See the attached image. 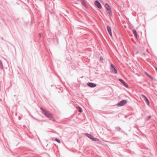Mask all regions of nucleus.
I'll return each instance as SVG.
<instances>
[{"label": "nucleus", "instance_id": "10", "mask_svg": "<svg viewBox=\"0 0 157 157\" xmlns=\"http://www.w3.org/2000/svg\"><path fill=\"white\" fill-rule=\"evenodd\" d=\"M132 31L134 36L136 39H137V33L135 29H133V30Z\"/></svg>", "mask_w": 157, "mask_h": 157}, {"label": "nucleus", "instance_id": "4", "mask_svg": "<svg viewBox=\"0 0 157 157\" xmlns=\"http://www.w3.org/2000/svg\"><path fill=\"white\" fill-rule=\"evenodd\" d=\"M86 135L88 138H90L92 140L94 141H99V140L96 138H94L91 135L89 134H86Z\"/></svg>", "mask_w": 157, "mask_h": 157}, {"label": "nucleus", "instance_id": "5", "mask_svg": "<svg viewBox=\"0 0 157 157\" xmlns=\"http://www.w3.org/2000/svg\"><path fill=\"white\" fill-rule=\"evenodd\" d=\"M95 4L99 9H101V5L100 2L98 1H95Z\"/></svg>", "mask_w": 157, "mask_h": 157}, {"label": "nucleus", "instance_id": "18", "mask_svg": "<svg viewBox=\"0 0 157 157\" xmlns=\"http://www.w3.org/2000/svg\"><path fill=\"white\" fill-rule=\"evenodd\" d=\"M100 59L101 60H102L103 59L102 57H101L100 58Z\"/></svg>", "mask_w": 157, "mask_h": 157}, {"label": "nucleus", "instance_id": "16", "mask_svg": "<svg viewBox=\"0 0 157 157\" xmlns=\"http://www.w3.org/2000/svg\"><path fill=\"white\" fill-rule=\"evenodd\" d=\"M145 74L147 76H149V75L147 73V72H145Z\"/></svg>", "mask_w": 157, "mask_h": 157}, {"label": "nucleus", "instance_id": "9", "mask_svg": "<svg viewBox=\"0 0 157 157\" xmlns=\"http://www.w3.org/2000/svg\"><path fill=\"white\" fill-rule=\"evenodd\" d=\"M119 81L122 83L123 85L126 87H128V85L124 81L121 79H119Z\"/></svg>", "mask_w": 157, "mask_h": 157}, {"label": "nucleus", "instance_id": "14", "mask_svg": "<svg viewBox=\"0 0 157 157\" xmlns=\"http://www.w3.org/2000/svg\"><path fill=\"white\" fill-rule=\"evenodd\" d=\"M109 15H110V16H111L112 15V13H111V10H109Z\"/></svg>", "mask_w": 157, "mask_h": 157}, {"label": "nucleus", "instance_id": "17", "mask_svg": "<svg viewBox=\"0 0 157 157\" xmlns=\"http://www.w3.org/2000/svg\"><path fill=\"white\" fill-rule=\"evenodd\" d=\"M151 118V117H147V120H149V119H150V118Z\"/></svg>", "mask_w": 157, "mask_h": 157}, {"label": "nucleus", "instance_id": "1", "mask_svg": "<svg viewBox=\"0 0 157 157\" xmlns=\"http://www.w3.org/2000/svg\"><path fill=\"white\" fill-rule=\"evenodd\" d=\"M42 113L47 117L49 118V119L52 120L53 119V117L52 115L49 112L44 110H43Z\"/></svg>", "mask_w": 157, "mask_h": 157}, {"label": "nucleus", "instance_id": "15", "mask_svg": "<svg viewBox=\"0 0 157 157\" xmlns=\"http://www.w3.org/2000/svg\"><path fill=\"white\" fill-rule=\"evenodd\" d=\"M148 77L151 79H153V78L150 75H149V76H148Z\"/></svg>", "mask_w": 157, "mask_h": 157}, {"label": "nucleus", "instance_id": "19", "mask_svg": "<svg viewBox=\"0 0 157 157\" xmlns=\"http://www.w3.org/2000/svg\"><path fill=\"white\" fill-rule=\"evenodd\" d=\"M83 5H84L85 6H85V4L84 3H83Z\"/></svg>", "mask_w": 157, "mask_h": 157}, {"label": "nucleus", "instance_id": "13", "mask_svg": "<svg viewBox=\"0 0 157 157\" xmlns=\"http://www.w3.org/2000/svg\"><path fill=\"white\" fill-rule=\"evenodd\" d=\"M55 140L58 143H60V141L59 140H58L57 138H56L55 139Z\"/></svg>", "mask_w": 157, "mask_h": 157}, {"label": "nucleus", "instance_id": "2", "mask_svg": "<svg viewBox=\"0 0 157 157\" xmlns=\"http://www.w3.org/2000/svg\"><path fill=\"white\" fill-rule=\"evenodd\" d=\"M110 66L111 72L114 74H116L117 72V71L114 66L113 64H111Z\"/></svg>", "mask_w": 157, "mask_h": 157}, {"label": "nucleus", "instance_id": "7", "mask_svg": "<svg viewBox=\"0 0 157 157\" xmlns=\"http://www.w3.org/2000/svg\"><path fill=\"white\" fill-rule=\"evenodd\" d=\"M87 85L90 87H93L96 86V85L93 83L91 82H88L87 83Z\"/></svg>", "mask_w": 157, "mask_h": 157}, {"label": "nucleus", "instance_id": "12", "mask_svg": "<svg viewBox=\"0 0 157 157\" xmlns=\"http://www.w3.org/2000/svg\"><path fill=\"white\" fill-rule=\"evenodd\" d=\"M77 109H79V110H78V111H79V112L81 113V112H82V109H81V108L80 107H77Z\"/></svg>", "mask_w": 157, "mask_h": 157}, {"label": "nucleus", "instance_id": "3", "mask_svg": "<svg viewBox=\"0 0 157 157\" xmlns=\"http://www.w3.org/2000/svg\"><path fill=\"white\" fill-rule=\"evenodd\" d=\"M127 102V101L126 100H123L118 104L117 105L118 106H122L125 104Z\"/></svg>", "mask_w": 157, "mask_h": 157}, {"label": "nucleus", "instance_id": "8", "mask_svg": "<svg viewBox=\"0 0 157 157\" xmlns=\"http://www.w3.org/2000/svg\"><path fill=\"white\" fill-rule=\"evenodd\" d=\"M107 29L108 33H109L111 36H112V33L111 29L109 26H107Z\"/></svg>", "mask_w": 157, "mask_h": 157}, {"label": "nucleus", "instance_id": "11", "mask_svg": "<svg viewBox=\"0 0 157 157\" xmlns=\"http://www.w3.org/2000/svg\"><path fill=\"white\" fill-rule=\"evenodd\" d=\"M105 8L107 10H110V8L109 5L108 4L106 3L105 4Z\"/></svg>", "mask_w": 157, "mask_h": 157}, {"label": "nucleus", "instance_id": "6", "mask_svg": "<svg viewBox=\"0 0 157 157\" xmlns=\"http://www.w3.org/2000/svg\"><path fill=\"white\" fill-rule=\"evenodd\" d=\"M141 96L143 97L144 98L145 101L146 103L148 105H149L150 104V102L148 100V99L147 98V97L144 95H142Z\"/></svg>", "mask_w": 157, "mask_h": 157}]
</instances>
